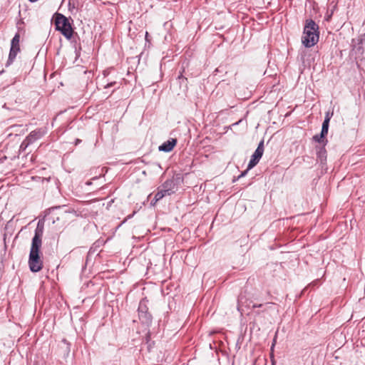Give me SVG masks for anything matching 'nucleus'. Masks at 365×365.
I'll return each instance as SVG.
<instances>
[{
    "label": "nucleus",
    "mask_w": 365,
    "mask_h": 365,
    "mask_svg": "<svg viewBox=\"0 0 365 365\" xmlns=\"http://www.w3.org/2000/svg\"><path fill=\"white\" fill-rule=\"evenodd\" d=\"M138 315L140 319L145 323H148L151 319V317L148 313V307L144 301H141L139 304Z\"/></svg>",
    "instance_id": "nucleus-7"
},
{
    "label": "nucleus",
    "mask_w": 365,
    "mask_h": 365,
    "mask_svg": "<svg viewBox=\"0 0 365 365\" xmlns=\"http://www.w3.org/2000/svg\"><path fill=\"white\" fill-rule=\"evenodd\" d=\"M177 143L175 138H170L168 140L164 142L161 145L159 146L158 149L160 151L170 152Z\"/></svg>",
    "instance_id": "nucleus-8"
},
{
    "label": "nucleus",
    "mask_w": 365,
    "mask_h": 365,
    "mask_svg": "<svg viewBox=\"0 0 365 365\" xmlns=\"http://www.w3.org/2000/svg\"><path fill=\"white\" fill-rule=\"evenodd\" d=\"M113 83H109V84H108V85L106 86V88H107V87H110V86H113Z\"/></svg>",
    "instance_id": "nucleus-17"
},
{
    "label": "nucleus",
    "mask_w": 365,
    "mask_h": 365,
    "mask_svg": "<svg viewBox=\"0 0 365 365\" xmlns=\"http://www.w3.org/2000/svg\"><path fill=\"white\" fill-rule=\"evenodd\" d=\"M318 25L312 19L306 21L304 28L302 43L306 48L314 46L319 41Z\"/></svg>",
    "instance_id": "nucleus-2"
},
{
    "label": "nucleus",
    "mask_w": 365,
    "mask_h": 365,
    "mask_svg": "<svg viewBox=\"0 0 365 365\" xmlns=\"http://www.w3.org/2000/svg\"><path fill=\"white\" fill-rule=\"evenodd\" d=\"M329 119H324L322 123V131L320 133V138H324L328 133Z\"/></svg>",
    "instance_id": "nucleus-11"
},
{
    "label": "nucleus",
    "mask_w": 365,
    "mask_h": 365,
    "mask_svg": "<svg viewBox=\"0 0 365 365\" xmlns=\"http://www.w3.org/2000/svg\"><path fill=\"white\" fill-rule=\"evenodd\" d=\"M325 119H329L330 120V117L329 116V113L327 114Z\"/></svg>",
    "instance_id": "nucleus-16"
},
{
    "label": "nucleus",
    "mask_w": 365,
    "mask_h": 365,
    "mask_svg": "<svg viewBox=\"0 0 365 365\" xmlns=\"http://www.w3.org/2000/svg\"><path fill=\"white\" fill-rule=\"evenodd\" d=\"M45 133L46 131L43 129H38L31 131L22 142L21 148H24V149L26 148L30 144L41 138Z\"/></svg>",
    "instance_id": "nucleus-5"
},
{
    "label": "nucleus",
    "mask_w": 365,
    "mask_h": 365,
    "mask_svg": "<svg viewBox=\"0 0 365 365\" xmlns=\"http://www.w3.org/2000/svg\"><path fill=\"white\" fill-rule=\"evenodd\" d=\"M29 1H31V2H36V1H37L38 0H29Z\"/></svg>",
    "instance_id": "nucleus-20"
},
{
    "label": "nucleus",
    "mask_w": 365,
    "mask_h": 365,
    "mask_svg": "<svg viewBox=\"0 0 365 365\" xmlns=\"http://www.w3.org/2000/svg\"><path fill=\"white\" fill-rule=\"evenodd\" d=\"M264 153V142L261 141L254 153L252 154L251 159L247 165V170H250L254 168L259 161Z\"/></svg>",
    "instance_id": "nucleus-6"
},
{
    "label": "nucleus",
    "mask_w": 365,
    "mask_h": 365,
    "mask_svg": "<svg viewBox=\"0 0 365 365\" xmlns=\"http://www.w3.org/2000/svg\"><path fill=\"white\" fill-rule=\"evenodd\" d=\"M260 307H263V310L262 311V312H270V311H275L276 310V309L274 307V304L273 303H270V302L266 303L264 304H255L253 305V308H260Z\"/></svg>",
    "instance_id": "nucleus-9"
},
{
    "label": "nucleus",
    "mask_w": 365,
    "mask_h": 365,
    "mask_svg": "<svg viewBox=\"0 0 365 365\" xmlns=\"http://www.w3.org/2000/svg\"><path fill=\"white\" fill-rule=\"evenodd\" d=\"M172 194V192H169L168 190H163V188H161L160 190H159L157 193L155 194V197H154V200H155V202H157L158 201H159L160 200H161L163 197L166 196V195H170Z\"/></svg>",
    "instance_id": "nucleus-10"
},
{
    "label": "nucleus",
    "mask_w": 365,
    "mask_h": 365,
    "mask_svg": "<svg viewBox=\"0 0 365 365\" xmlns=\"http://www.w3.org/2000/svg\"><path fill=\"white\" fill-rule=\"evenodd\" d=\"M317 157L319 158L321 162H323L327 158V152L326 150L324 148H319V150L317 152Z\"/></svg>",
    "instance_id": "nucleus-12"
},
{
    "label": "nucleus",
    "mask_w": 365,
    "mask_h": 365,
    "mask_svg": "<svg viewBox=\"0 0 365 365\" xmlns=\"http://www.w3.org/2000/svg\"><path fill=\"white\" fill-rule=\"evenodd\" d=\"M173 182L172 180H167L163 183L162 188L163 190H168L169 192H172L173 193Z\"/></svg>",
    "instance_id": "nucleus-13"
},
{
    "label": "nucleus",
    "mask_w": 365,
    "mask_h": 365,
    "mask_svg": "<svg viewBox=\"0 0 365 365\" xmlns=\"http://www.w3.org/2000/svg\"><path fill=\"white\" fill-rule=\"evenodd\" d=\"M55 25L57 30L68 39H70L73 35V29L68 19L61 14H57L55 19Z\"/></svg>",
    "instance_id": "nucleus-3"
},
{
    "label": "nucleus",
    "mask_w": 365,
    "mask_h": 365,
    "mask_svg": "<svg viewBox=\"0 0 365 365\" xmlns=\"http://www.w3.org/2000/svg\"><path fill=\"white\" fill-rule=\"evenodd\" d=\"M323 138H320V135H316L313 137L314 140L320 143Z\"/></svg>",
    "instance_id": "nucleus-14"
},
{
    "label": "nucleus",
    "mask_w": 365,
    "mask_h": 365,
    "mask_svg": "<svg viewBox=\"0 0 365 365\" xmlns=\"http://www.w3.org/2000/svg\"><path fill=\"white\" fill-rule=\"evenodd\" d=\"M248 170H249L247 169V170H245L243 173H242V174L239 176V178L244 177L247 174Z\"/></svg>",
    "instance_id": "nucleus-15"
},
{
    "label": "nucleus",
    "mask_w": 365,
    "mask_h": 365,
    "mask_svg": "<svg viewBox=\"0 0 365 365\" xmlns=\"http://www.w3.org/2000/svg\"><path fill=\"white\" fill-rule=\"evenodd\" d=\"M274 343H275V339H274V343L272 344V349H273V347L274 346Z\"/></svg>",
    "instance_id": "nucleus-19"
},
{
    "label": "nucleus",
    "mask_w": 365,
    "mask_h": 365,
    "mask_svg": "<svg viewBox=\"0 0 365 365\" xmlns=\"http://www.w3.org/2000/svg\"><path fill=\"white\" fill-rule=\"evenodd\" d=\"M19 41H20V36L19 34H16L11 40V49H10L9 59H8L6 66L10 65L13 62V61L16 58L17 53L20 51Z\"/></svg>",
    "instance_id": "nucleus-4"
},
{
    "label": "nucleus",
    "mask_w": 365,
    "mask_h": 365,
    "mask_svg": "<svg viewBox=\"0 0 365 365\" xmlns=\"http://www.w3.org/2000/svg\"><path fill=\"white\" fill-rule=\"evenodd\" d=\"M42 245L41 237L37 230L32 239L31 247L29 258V265L31 272H37L43 267V262L41 259L39 253Z\"/></svg>",
    "instance_id": "nucleus-1"
},
{
    "label": "nucleus",
    "mask_w": 365,
    "mask_h": 365,
    "mask_svg": "<svg viewBox=\"0 0 365 365\" xmlns=\"http://www.w3.org/2000/svg\"><path fill=\"white\" fill-rule=\"evenodd\" d=\"M147 38H148V32L145 33V38L147 39Z\"/></svg>",
    "instance_id": "nucleus-18"
}]
</instances>
